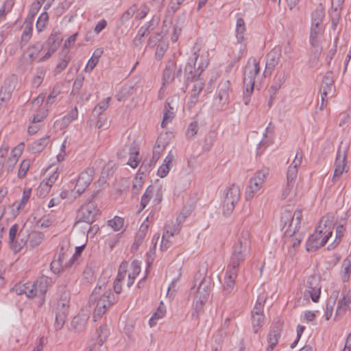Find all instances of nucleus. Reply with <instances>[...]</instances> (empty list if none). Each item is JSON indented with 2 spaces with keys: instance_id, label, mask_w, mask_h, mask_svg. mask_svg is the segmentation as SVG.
<instances>
[{
  "instance_id": "obj_24",
  "label": "nucleus",
  "mask_w": 351,
  "mask_h": 351,
  "mask_svg": "<svg viewBox=\"0 0 351 351\" xmlns=\"http://www.w3.org/2000/svg\"><path fill=\"white\" fill-rule=\"evenodd\" d=\"M126 275L127 263L123 262L119 266L118 274L113 285L114 290L117 294H119L121 292V284L126 280Z\"/></svg>"
},
{
  "instance_id": "obj_16",
  "label": "nucleus",
  "mask_w": 351,
  "mask_h": 351,
  "mask_svg": "<svg viewBox=\"0 0 351 351\" xmlns=\"http://www.w3.org/2000/svg\"><path fill=\"white\" fill-rule=\"evenodd\" d=\"M351 310V291L343 293L337 301L335 319H339Z\"/></svg>"
},
{
  "instance_id": "obj_20",
  "label": "nucleus",
  "mask_w": 351,
  "mask_h": 351,
  "mask_svg": "<svg viewBox=\"0 0 351 351\" xmlns=\"http://www.w3.org/2000/svg\"><path fill=\"white\" fill-rule=\"evenodd\" d=\"M281 337V328L279 326H274L271 328L267 335L266 351H273L278 345Z\"/></svg>"
},
{
  "instance_id": "obj_38",
  "label": "nucleus",
  "mask_w": 351,
  "mask_h": 351,
  "mask_svg": "<svg viewBox=\"0 0 351 351\" xmlns=\"http://www.w3.org/2000/svg\"><path fill=\"white\" fill-rule=\"evenodd\" d=\"M252 324L254 332H258L264 324V315L262 313H252Z\"/></svg>"
},
{
  "instance_id": "obj_28",
  "label": "nucleus",
  "mask_w": 351,
  "mask_h": 351,
  "mask_svg": "<svg viewBox=\"0 0 351 351\" xmlns=\"http://www.w3.org/2000/svg\"><path fill=\"white\" fill-rule=\"evenodd\" d=\"M64 255L60 254L57 258L54 259L51 263V269L55 274H58L65 268L71 267L73 263L70 260L64 263Z\"/></svg>"
},
{
  "instance_id": "obj_34",
  "label": "nucleus",
  "mask_w": 351,
  "mask_h": 351,
  "mask_svg": "<svg viewBox=\"0 0 351 351\" xmlns=\"http://www.w3.org/2000/svg\"><path fill=\"white\" fill-rule=\"evenodd\" d=\"M49 143V137L45 136L43 138L33 142L30 146L29 149L33 153L40 152L43 151Z\"/></svg>"
},
{
  "instance_id": "obj_10",
  "label": "nucleus",
  "mask_w": 351,
  "mask_h": 351,
  "mask_svg": "<svg viewBox=\"0 0 351 351\" xmlns=\"http://www.w3.org/2000/svg\"><path fill=\"white\" fill-rule=\"evenodd\" d=\"M51 284V278L42 276L38 278L35 282H29V289L31 290L28 293L32 298L43 296L45 295Z\"/></svg>"
},
{
  "instance_id": "obj_23",
  "label": "nucleus",
  "mask_w": 351,
  "mask_h": 351,
  "mask_svg": "<svg viewBox=\"0 0 351 351\" xmlns=\"http://www.w3.org/2000/svg\"><path fill=\"white\" fill-rule=\"evenodd\" d=\"M174 158V154L171 152H169L163 160L162 165L158 169L156 174L158 177L164 178L168 175Z\"/></svg>"
},
{
  "instance_id": "obj_3",
  "label": "nucleus",
  "mask_w": 351,
  "mask_h": 351,
  "mask_svg": "<svg viewBox=\"0 0 351 351\" xmlns=\"http://www.w3.org/2000/svg\"><path fill=\"white\" fill-rule=\"evenodd\" d=\"M250 233L243 230L232 245L228 265L239 268L241 263L250 255Z\"/></svg>"
},
{
  "instance_id": "obj_25",
  "label": "nucleus",
  "mask_w": 351,
  "mask_h": 351,
  "mask_svg": "<svg viewBox=\"0 0 351 351\" xmlns=\"http://www.w3.org/2000/svg\"><path fill=\"white\" fill-rule=\"evenodd\" d=\"M281 56V49L280 47H274L267 55L266 58V69L272 71L278 64Z\"/></svg>"
},
{
  "instance_id": "obj_55",
  "label": "nucleus",
  "mask_w": 351,
  "mask_h": 351,
  "mask_svg": "<svg viewBox=\"0 0 351 351\" xmlns=\"http://www.w3.org/2000/svg\"><path fill=\"white\" fill-rule=\"evenodd\" d=\"M100 55L95 56V53L92 56V57L88 60L85 68L84 71L86 73H91L94 68L96 66L97 63L99 62Z\"/></svg>"
},
{
  "instance_id": "obj_2",
  "label": "nucleus",
  "mask_w": 351,
  "mask_h": 351,
  "mask_svg": "<svg viewBox=\"0 0 351 351\" xmlns=\"http://www.w3.org/2000/svg\"><path fill=\"white\" fill-rule=\"evenodd\" d=\"M114 303V298L110 289L104 284L97 285L90 298V304L95 308L94 320L96 321L104 315Z\"/></svg>"
},
{
  "instance_id": "obj_47",
  "label": "nucleus",
  "mask_w": 351,
  "mask_h": 351,
  "mask_svg": "<svg viewBox=\"0 0 351 351\" xmlns=\"http://www.w3.org/2000/svg\"><path fill=\"white\" fill-rule=\"evenodd\" d=\"M193 58L192 59V64L189 63L186 65L185 71H189L191 73L193 69L195 68L196 62L199 56V52L200 51V45L195 43L194 47H193Z\"/></svg>"
},
{
  "instance_id": "obj_19",
  "label": "nucleus",
  "mask_w": 351,
  "mask_h": 351,
  "mask_svg": "<svg viewBox=\"0 0 351 351\" xmlns=\"http://www.w3.org/2000/svg\"><path fill=\"white\" fill-rule=\"evenodd\" d=\"M310 51L318 56L321 54L325 44L324 34L309 35Z\"/></svg>"
},
{
  "instance_id": "obj_22",
  "label": "nucleus",
  "mask_w": 351,
  "mask_h": 351,
  "mask_svg": "<svg viewBox=\"0 0 351 351\" xmlns=\"http://www.w3.org/2000/svg\"><path fill=\"white\" fill-rule=\"evenodd\" d=\"M237 42L234 43L235 49L233 50L234 59L239 60L247 50L245 34H235Z\"/></svg>"
},
{
  "instance_id": "obj_12",
  "label": "nucleus",
  "mask_w": 351,
  "mask_h": 351,
  "mask_svg": "<svg viewBox=\"0 0 351 351\" xmlns=\"http://www.w3.org/2000/svg\"><path fill=\"white\" fill-rule=\"evenodd\" d=\"M24 149V143H20L13 149H12L9 156L6 158L3 165L5 171L8 175L14 172L16 165L18 162L19 158L22 155Z\"/></svg>"
},
{
  "instance_id": "obj_9",
  "label": "nucleus",
  "mask_w": 351,
  "mask_h": 351,
  "mask_svg": "<svg viewBox=\"0 0 351 351\" xmlns=\"http://www.w3.org/2000/svg\"><path fill=\"white\" fill-rule=\"evenodd\" d=\"M261 67L259 61L254 58H250L245 66L243 77V83L246 88V93L251 95L254 88L255 79L260 73Z\"/></svg>"
},
{
  "instance_id": "obj_7",
  "label": "nucleus",
  "mask_w": 351,
  "mask_h": 351,
  "mask_svg": "<svg viewBox=\"0 0 351 351\" xmlns=\"http://www.w3.org/2000/svg\"><path fill=\"white\" fill-rule=\"evenodd\" d=\"M70 308V295L64 291L58 300L53 311L55 312V328L58 330L61 329L66 319Z\"/></svg>"
},
{
  "instance_id": "obj_61",
  "label": "nucleus",
  "mask_w": 351,
  "mask_h": 351,
  "mask_svg": "<svg viewBox=\"0 0 351 351\" xmlns=\"http://www.w3.org/2000/svg\"><path fill=\"white\" fill-rule=\"evenodd\" d=\"M149 12V8L145 5H141L138 8L137 7V10L136 12L135 18L137 20H141L144 19Z\"/></svg>"
},
{
  "instance_id": "obj_64",
  "label": "nucleus",
  "mask_w": 351,
  "mask_h": 351,
  "mask_svg": "<svg viewBox=\"0 0 351 351\" xmlns=\"http://www.w3.org/2000/svg\"><path fill=\"white\" fill-rule=\"evenodd\" d=\"M198 130V124L196 121L191 122L187 128L186 136L189 137L194 136Z\"/></svg>"
},
{
  "instance_id": "obj_43",
  "label": "nucleus",
  "mask_w": 351,
  "mask_h": 351,
  "mask_svg": "<svg viewBox=\"0 0 351 351\" xmlns=\"http://www.w3.org/2000/svg\"><path fill=\"white\" fill-rule=\"evenodd\" d=\"M149 228V224L147 223V218L140 226V228L136 234V240L134 245H139L143 242L145 238Z\"/></svg>"
},
{
  "instance_id": "obj_15",
  "label": "nucleus",
  "mask_w": 351,
  "mask_h": 351,
  "mask_svg": "<svg viewBox=\"0 0 351 351\" xmlns=\"http://www.w3.org/2000/svg\"><path fill=\"white\" fill-rule=\"evenodd\" d=\"M321 288L318 278L315 276H310L306 282L304 295L309 296L313 302H317L321 295Z\"/></svg>"
},
{
  "instance_id": "obj_36",
  "label": "nucleus",
  "mask_w": 351,
  "mask_h": 351,
  "mask_svg": "<svg viewBox=\"0 0 351 351\" xmlns=\"http://www.w3.org/2000/svg\"><path fill=\"white\" fill-rule=\"evenodd\" d=\"M141 158L139 157V149L134 146L130 149V156L128 161V165L132 168L135 169L138 167Z\"/></svg>"
},
{
  "instance_id": "obj_44",
  "label": "nucleus",
  "mask_w": 351,
  "mask_h": 351,
  "mask_svg": "<svg viewBox=\"0 0 351 351\" xmlns=\"http://www.w3.org/2000/svg\"><path fill=\"white\" fill-rule=\"evenodd\" d=\"M43 49V45L40 43H37L32 46H30L27 50V53L31 60H36L38 55L40 54L41 50Z\"/></svg>"
},
{
  "instance_id": "obj_49",
  "label": "nucleus",
  "mask_w": 351,
  "mask_h": 351,
  "mask_svg": "<svg viewBox=\"0 0 351 351\" xmlns=\"http://www.w3.org/2000/svg\"><path fill=\"white\" fill-rule=\"evenodd\" d=\"M70 60L71 57L68 54L64 55L62 58H61L54 69L55 74L57 75L63 71L66 68Z\"/></svg>"
},
{
  "instance_id": "obj_62",
  "label": "nucleus",
  "mask_w": 351,
  "mask_h": 351,
  "mask_svg": "<svg viewBox=\"0 0 351 351\" xmlns=\"http://www.w3.org/2000/svg\"><path fill=\"white\" fill-rule=\"evenodd\" d=\"M110 98L107 97L104 100L101 101L94 109V111L97 112L99 114H101L105 111L108 106Z\"/></svg>"
},
{
  "instance_id": "obj_46",
  "label": "nucleus",
  "mask_w": 351,
  "mask_h": 351,
  "mask_svg": "<svg viewBox=\"0 0 351 351\" xmlns=\"http://www.w3.org/2000/svg\"><path fill=\"white\" fill-rule=\"evenodd\" d=\"M110 334V328L106 325H102L97 330V339L99 344L101 346L108 339Z\"/></svg>"
},
{
  "instance_id": "obj_32",
  "label": "nucleus",
  "mask_w": 351,
  "mask_h": 351,
  "mask_svg": "<svg viewBox=\"0 0 351 351\" xmlns=\"http://www.w3.org/2000/svg\"><path fill=\"white\" fill-rule=\"evenodd\" d=\"M44 239L45 235L43 232L32 231L28 234L27 241L30 247L34 248L40 245Z\"/></svg>"
},
{
  "instance_id": "obj_60",
  "label": "nucleus",
  "mask_w": 351,
  "mask_h": 351,
  "mask_svg": "<svg viewBox=\"0 0 351 351\" xmlns=\"http://www.w3.org/2000/svg\"><path fill=\"white\" fill-rule=\"evenodd\" d=\"M322 84H325V86H322L323 91L322 93V99L324 100V98L327 97L328 94L331 90L332 83H331V81L328 78L326 77L323 80Z\"/></svg>"
},
{
  "instance_id": "obj_33",
  "label": "nucleus",
  "mask_w": 351,
  "mask_h": 351,
  "mask_svg": "<svg viewBox=\"0 0 351 351\" xmlns=\"http://www.w3.org/2000/svg\"><path fill=\"white\" fill-rule=\"evenodd\" d=\"M30 290L29 282L25 283L19 282L10 289V292L18 295L25 294L28 298H32L28 293Z\"/></svg>"
},
{
  "instance_id": "obj_37",
  "label": "nucleus",
  "mask_w": 351,
  "mask_h": 351,
  "mask_svg": "<svg viewBox=\"0 0 351 351\" xmlns=\"http://www.w3.org/2000/svg\"><path fill=\"white\" fill-rule=\"evenodd\" d=\"M58 176L59 173L58 172V167L55 166H51L47 169L45 172V177L43 181L48 183L52 186V185L57 180Z\"/></svg>"
},
{
  "instance_id": "obj_57",
  "label": "nucleus",
  "mask_w": 351,
  "mask_h": 351,
  "mask_svg": "<svg viewBox=\"0 0 351 351\" xmlns=\"http://www.w3.org/2000/svg\"><path fill=\"white\" fill-rule=\"evenodd\" d=\"M297 188H298V186H294L293 185L289 186V184H287L286 186L285 187V189H283L282 193V197L287 198L289 196H291V197L293 196L295 197L297 195V193H296Z\"/></svg>"
},
{
  "instance_id": "obj_26",
  "label": "nucleus",
  "mask_w": 351,
  "mask_h": 351,
  "mask_svg": "<svg viewBox=\"0 0 351 351\" xmlns=\"http://www.w3.org/2000/svg\"><path fill=\"white\" fill-rule=\"evenodd\" d=\"M141 271V263L138 261H133L129 267L127 266L126 281L128 287L134 282L136 277Z\"/></svg>"
},
{
  "instance_id": "obj_4",
  "label": "nucleus",
  "mask_w": 351,
  "mask_h": 351,
  "mask_svg": "<svg viewBox=\"0 0 351 351\" xmlns=\"http://www.w3.org/2000/svg\"><path fill=\"white\" fill-rule=\"evenodd\" d=\"M210 290V281L205 278L200 281L197 286L195 285L191 288L189 297L193 300L192 317L193 318H198L199 313L202 311L208 300Z\"/></svg>"
},
{
  "instance_id": "obj_13",
  "label": "nucleus",
  "mask_w": 351,
  "mask_h": 351,
  "mask_svg": "<svg viewBox=\"0 0 351 351\" xmlns=\"http://www.w3.org/2000/svg\"><path fill=\"white\" fill-rule=\"evenodd\" d=\"M99 209L93 202H88L81 206L78 212L79 221L92 223L99 214Z\"/></svg>"
},
{
  "instance_id": "obj_18",
  "label": "nucleus",
  "mask_w": 351,
  "mask_h": 351,
  "mask_svg": "<svg viewBox=\"0 0 351 351\" xmlns=\"http://www.w3.org/2000/svg\"><path fill=\"white\" fill-rule=\"evenodd\" d=\"M238 267L230 265H227L224 279H223V288L228 293L231 292L234 287L235 280L237 278Z\"/></svg>"
},
{
  "instance_id": "obj_59",
  "label": "nucleus",
  "mask_w": 351,
  "mask_h": 351,
  "mask_svg": "<svg viewBox=\"0 0 351 351\" xmlns=\"http://www.w3.org/2000/svg\"><path fill=\"white\" fill-rule=\"evenodd\" d=\"M246 27L244 20L239 18L236 22L235 34H245Z\"/></svg>"
},
{
  "instance_id": "obj_42",
  "label": "nucleus",
  "mask_w": 351,
  "mask_h": 351,
  "mask_svg": "<svg viewBox=\"0 0 351 351\" xmlns=\"http://www.w3.org/2000/svg\"><path fill=\"white\" fill-rule=\"evenodd\" d=\"M345 231H346V228L343 225H339L336 228L335 239L334 241L328 245V250L335 248L340 243V242L344 235Z\"/></svg>"
},
{
  "instance_id": "obj_63",
  "label": "nucleus",
  "mask_w": 351,
  "mask_h": 351,
  "mask_svg": "<svg viewBox=\"0 0 351 351\" xmlns=\"http://www.w3.org/2000/svg\"><path fill=\"white\" fill-rule=\"evenodd\" d=\"M173 243V238L170 237H166L165 234H162L161 244H160V250L161 251H166L168 250Z\"/></svg>"
},
{
  "instance_id": "obj_27",
  "label": "nucleus",
  "mask_w": 351,
  "mask_h": 351,
  "mask_svg": "<svg viewBox=\"0 0 351 351\" xmlns=\"http://www.w3.org/2000/svg\"><path fill=\"white\" fill-rule=\"evenodd\" d=\"M32 195L31 188H25L23 191L22 197L19 202H14L12 206V210L14 215H18L21 210H23L27 202L29 201Z\"/></svg>"
},
{
  "instance_id": "obj_58",
  "label": "nucleus",
  "mask_w": 351,
  "mask_h": 351,
  "mask_svg": "<svg viewBox=\"0 0 351 351\" xmlns=\"http://www.w3.org/2000/svg\"><path fill=\"white\" fill-rule=\"evenodd\" d=\"M51 187V186L49 185L48 183L42 181L37 189L38 194L40 196H46L49 193Z\"/></svg>"
},
{
  "instance_id": "obj_48",
  "label": "nucleus",
  "mask_w": 351,
  "mask_h": 351,
  "mask_svg": "<svg viewBox=\"0 0 351 351\" xmlns=\"http://www.w3.org/2000/svg\"><path fill=\"white\" fill-rule=\"evenodd\" d=\"M298 169H295L293 167H289L287 173V184L289 186L293 185L295 186V183L298 178Z\"/></svg>"
},
{
  "instance_id": "obj_21",
  "label": "nucleus",
  "mask_w": 351,
  "mask_h": 351,
  "mask_svg": "<svg viewBox=\"0 0 351 351\" xmlns=\"http://www.w3.org/2000/svg\"><path fill=\"white\" fill-rule=\"evenodd\" d=\"M230 92V82L228 80L221 81L218 85L217 91V97L220 103L225 104L228 101Z\"/></svg>"
},
{
  "instance_id": "obj_6",
  "label": "nucleus",
  "mask_w": 351,
  "mask_h": 351,
  "mask_svg": "<svg viewBox=\"0 0 351 351\" xmlns=\"http://www.w3.org/2000/svg\"><path fill=\"white\" fill-rule=\"evenodd\" d=\"M269 175L267 168H261L256 171L250 178L246 186L244 196L246 201L252 200L263 188L265 180Z\"/></svg>"
},
{
  "instance_id": "obj_35",
  "label": "nucleus",
  "mask_w": 351,
  "mask_h": 351,
  "mask_svg": "<svg viewBox=\"0 0 351 351\" xmlns=\"http://www.w3.org/2000/svg\"><path fill=\"white\" fill-rule=\"evenodd\" d=\"M19 226L17 224L12 225L9 230V241L11 249L16 253L20 251L21 246L16 243L15 238L18 232Z\"/></svg>"
},
{
  "instance_id": "obj_54",
  "label": "nucleus",
  "mask_w": 351,
  "mask_h": 351,
  "mask_svg": "<svg viewBox=\"0 0 351 351\" xmlns=\"http://www.w3.org/2000/svg\"><path fill=\"white\" fill-rule=\"evenodd\" d=\"M154 188L150 186L148 187L144 194L143 195L141 200V209H144L147 204L149 202L152 195L154 194Z\"/></svg>"
},
{
  "instance_id": "obj_40",
  "label": "nucleus",
  "mask_w": 351,
  "mask_h": 351,
  "mask_svg": "<svg viewBox=\"0 0 351 351\" xmlns=\"http://www.w3.org/2000/svg\"><path fill=\"white\" fill-rule=\"evenodd\" d=\"M351 274V254L348 255L342 263L341 277L343 281H348Z\"/></svg>"
},
{
  "instance_id": "obj_29",
  "label": "nucleus",
  "mask_w": 351,
  "mask_h": 351,
  "mask_svg": "<svg viewBox=\"0 0 351 351\" xmlns=\"http://www.w3.org/2000/svg\"><path fill=\"white\" fill-rule=\"evenodd\" d=\"M176 108L171 106L169 102H167L165 106L164 114L161 122V127L165 128L171 123L175 117Z\"/></svg>"
},
{
  "instance_id": "obj_17",
  "label": "nucleus",
  "mask_w": 351,
  "mask_h": 351,
  "mask_svg": "<svg viewBox=\"0 0 351 351\" xmlns=\"http://www.w3.org/2000/svg\"><path fill=\"white\" fill-rule=\"evenodd\" d=\"M95 171L93 169H87L79 176L75 189L77 193L81 194L89 186L93 180Z\"/></svg>"
},
{
  "instance_id": "obj_14",
  "label": "nucleus",
  "mask_w": 351,
  "mask_h": 351,
  "mask_svg": "<svg viewBox=\"0 0 351 351\" xmlns=\"http://www.w3.org/2000/svg\"><path fill=\"white\" fill-rule=\"evenodd\" d=\"M291 217V220L290 221L289 226V231L292 232L293 234H295L300 227L302 218V210H296L293 213V215H291L290 212L286 211L283 213L281 219L285 223V224H287L289 221Z\"/></svg>"
},
{
  "instance_id": "obj_30",
  "label": "nucleus",
  "mask_w": 351,
  "mask_h": 351,
  "mask_svg": "<svg viewBox=\"0 0 351 351\" xmlns=\"http://www.w3.org/2000/svg\"><path fill=\"white\" fill-rule=\"evenodd\" d=\"M176 69V63L173 60H169L167 62L162 75L163 86L173 80Z\"/></svg>"
},
{
  "instance_id": "obj_52",
  "label": "nucleus",
  "mask_w": 351,
  "mask_h": 351,
  "mask_svg": "<svg viewBox=\"0 0 351 351\" xmlns=\"http://www.w3.org/2000/svg\"><path fill=\"white\" fill-rule=\"evenodd\" d=\"M160 239V234L156 233L151 241V246L149 248V251L147 252V255L148 256V261L150 260L152 261L154 259V256L155 255V250L156 248V245L158 243V241Z\"/></svg>"
},
{
  "instance_id": "obj_56",
  "label": "nucleus",
  "mask_w": 351,
  "mask_h": 351,
  "mask_svg": "<svg viewBox=\"0 0 351 351\" xmlns=\"http://www.w3.org/2000/svg\"><path fill=\"white\" fill-rule=\"evenodd\" d=\"M136 10L137 5L136 4H133L122 14L121 17V21L122 22L129 21L136 13Z\"/></svg>"
},
{
  "instance_id": "obj_1",
  "label": "nucleus",
  "mask_w": 351,
  "mask_h": 351,
  "mask_svg": "<svg viewBox=\"0 0 351 351\" xmlns=\"http://www.w3.org/2000/svg\"><path fill=\"white\" fill-rule=\"evenodd\" d=\"M335 217L331 214L324 215L315 231L308 237L306 244L308 252L323 247L332 235Z\"/></svg>"
},
{
  "instance_id": "obj_31",
  "label": "nucleus",
  "mask_w": 351,
  "mask_h": 351,
  "mask_svg": "<svg viewBox=\"0 0 351 351\" xmlns=\"http://www.w3.org/2000/svg\"><path fill=\"white\" fill-rule=\"evenodd\" d=\"M167 313V309L165 304L161 302L157 308L156 312L153 313L149 320V325L150 327L156 326L159 319L163 318Z\"/></svg>"
},
{
  "instance_id": "obj_41",
  "label": "nucleus",
  "mask_w": 351,
  "mask_h": 351,
  "mask_svg": "<svg viewBox=\"0 0 351 351\" xmlns=\"http://www.w3.org/2000/svg\"><path fill=\"white\" fill-rule=\"evenodd\" d=\"M108 226L114 232H119L123 230L124 225V219L115 216L107 221Z\"/></svg>"
},
{
  "instance_id": "obj_5",
  "label": "nucleus",
  "mask_w": 351,
  "mask_h": 351,
  "mask_svg": "<svg viewBox=\"0 0 351 351\" xmlns=\"http://www.w3.org/2000/svg\"><path fill=\"white\" fill-rule=\"evenodd\" d=\"M45 98V95L41 93L32 102L31 124L27 129L29 134H34L39 130L40 128V123L42 122L47 116V110L43 105Z\"/></svg>"
},
{
  "instance_id": "obj_11",
  "label": "nucleus",
  "mask_w": 351,
  "mask_h": 351,
  "mask_svg": "<svg viewBox=\"0 0 351 351\" xmlns=\"http://www.w3.org/2000/svg\"><path fill=\"white\" fill-rule=\"evenodd\" d=\"M346 151L345 149L339 147L337 150L336 159L334 163V174L332 182H336L342 176L344 172H347L348 167L346 160Z\"/></svg>"
},
{
  "instance_id": "obj_50",
  "label": "nucleus",
  "mask_w": 351,
  "mask_h": 351,
  "mask_svg": "<svg viewBox=\"0 0 351 351\" xmlns=\"http://www.w3.org/2000/svg\"><path fill=\"white\" fill-rule=\"evenodd\" d=\"M165 145L162 143L159 139L157 140L156 143L153 150L152 160L156 162L160 157L162 153L164 152Z\"/></svg>"
},
{
  "instance_id": "obj_45",
  "label": "nucleus",
  "mask_w": 351,
  "mask_h": 351,
  "mask_svg": "<svg viewBox=\"0 0 351 351\" xmlns=\"http://www.w3.org/2000/svg\"><path fill=\"white\" fill-rule=\"evenodd\" d=\"M30 160L29 159H23L20 165L17 172L19 179H23L28 172L30 167Z\"/></svg>"
},
{
  "instance_id": "obj_51",
  "label": "nucleus",
  "mask_w": 351,
  "mask_h": 351,
  "mask_svg": "<svg viewBox=\"0 0 351 351\" xmlns=\"http://www.w3.org/2000/svg\"><path fill=\"white\" fill-rule=\"evenodd\" d=\"M49 21V16L47 12H44L40 14L39 16L36 24V27L38 32H42L46 27V25Z\"/></svg>"
},
{
  "instance_id": "obj_39",
  "label": "nucleus",
  "mask_w": 351,
  "mask_h": 351,
  "mask_svg": "<svg viewBox=\"0 0 351 351\" xmlns=\"http://www.w3.org/2000/svg\"><path fill=\"white\" fill-rule=\"evenodd\" d=\"M324 12L322 8H318L312 13L311 25L312 26H324L323 20Z\"/></svg>"
},
{
  "instance_id": "obj_53",
  "label": "nucleus",
  "mask_w": 351,
  "mask_h": 351,
  "mask_svg": "<svg viewBox=\"0 0 351 351\" xmlns=\"http://www.w3.org/2000/svg\"><path fill=\"white\" fill-rule=\"evenodd\" d=\"M179 232V226L175 224L173 222L167 223L165 226L163 234L166 237H173L175 234Z\"/></svg>"
},
{
  "instance_id": "obj_8",
  "label": "nucleus",
  "mask_w": 351,
  "mask_h": 351,
  "mask_svg": "<svg viewBox=\"0 0 351 351\" xmlns=\"http://www.w3.org/2000/svg\"><path fill=\"white\" fill-rule=\"evenodd\" d=\"M240 197L241 190L238 185L233 184L226 189L222 203L224 215L229 216L233 212L236 204L240 200Z\"/></svg>"
}]
</instances>
